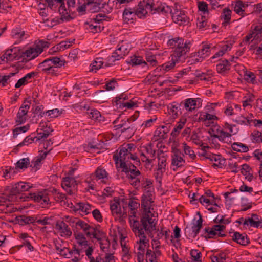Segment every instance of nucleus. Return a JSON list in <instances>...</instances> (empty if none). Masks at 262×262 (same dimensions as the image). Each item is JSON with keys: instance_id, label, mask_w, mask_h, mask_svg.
<instances>
[{"instance_id": "f257e3e1", "label": "nucleus", "mask_w": 262, "mask_h": 262, "mask_svg": "<svg viewBox=\"0 0 262 262\" xmlns=\"http://www.w3.org/2000/svg\"><path fill=\"white\" fill-rule=\"evenodd\" d=\"M152 191L147 190L142 195L141 208L142 209L140 222L147 230L156 227L157 216L155 215L152 208L154 201L152 198Z\"/></svg>"}, {"instance_id": "f03ea898", "label": "nucleus", "mask_w": 262, "mask_h": 262, "mask_svg": "<svg viewBox=\"0 0 262 262\" xmlns=\"http://www.w3.org/2000/svg\"><path fill=\"white\" fill-rule=\"evenodd\" d=\"M168 44L175 47L173 52L171 55V57L179 60L181 57L189 52L191 42L189 40H186L184 42L183 38H175L170 39L168 41Z\"/></svg>"}, {"instance_id": "7ed1b4c3", "label": "nucleus", "mask_w": 262, "mask_h": 262, "mask_svg": "<svg viewBox=\"0 0 262 262\" xmlns=\"http://www.w3.org/2000/svg\"><path fill=\"white\" fill-rule=\"evenodd\" d=\"M136 146L133 143H129L123 145L119 148V152L113 155V159L116 164L120 163V167L122 168V164L128 165L129 161V157L131 156V152H133Z\"/></svg>"}, {"instance_id": "20e7f679", "label": "nucleus", "mask_w": 262, "mask_h": 262, "mask_svg": "<svg viewBox=\"0 0 262 262\" xmlns=\"http://www.w3.org/2000/svg\"><path fill=\"white\" fill-rule=\"evenodd\" d=\"M130 49V45L127 41L122 40L120 42L112 55L107 57V66L112 65L115 61L123 58L129 53Z\"/></svg>"}, {"instance_id": "39448f33", "label": "nucleus", "mask_w": 262, "mask_h": 262, "mask_svg": "<svg viewBox=\"0 0 262 262\" xmlns=\"http://www.w3.org/2000/svg\"><path fill=\"white\" fill-rule=\"evenodd\" d=\"M121 168L122 171L126 174L130 184L135 187H138L140 184L142 175L137 167L131 163L128 165L123 163L122 164Z\"/></svg>"}, {"instance_id": "423d86ee", "label": "nucleus", "mask_w": 262, "mask_h": 262, "mask_svg": "<svg viewBox=\"0 0 262 262\" xmlns=\"http://www.w3.org/2000/svg\"><path fill=\"white\" fill-rule=\"evenodd\" d=\"M142 228L141 230L136 231V232L134 231L133 233L136 237L139 238L137 241L136 245L137 249L139 251L138 252L143 251V253H145V249H147L149 246V239L147 237L146 233L151 235L152 232L154 231L157 230V229L156 227H155L151 229L147 230L145 228V227ZM157 231H159V230L157 229Z\"/></svg>"}, {"instance_id": "0eeeda50", "label": "nucleus", "mask_w": 262, "mask_h": 262, "mask_svg": "<svg viewBox=\"0 0 262 262\" xmlns=\"http://www.w3.org/2000/svg\"><path fill=\"white\" fill-rule=\"evenodd\" d=\"M48 4V6L52 10H55L57 7V4H60L58 8V12L61 15V21H69L73 19L70 14L69 9H67L64 0H45Z\"/></svg>"}, {"instance_id": "6e6552de", "label": "nucleus", "mask_w": 262, "mask_h": 262, "mask_svg": "<svg viewBox=\"0 0 262 262\" xmlns=\"http://www.w3.org/2000/svg\"><path fill=\"white\" fill-rule=\"evenodd\" d=\"M224 127L225 129L229 130V132H225L220 127H219L216 129V133L211 135V137L217 138L222 142H226L227 139L231 137L232 135L236 134L237 132V127L235 125H232L226 123Z\"/></svg>"}, {"instance_id": "1a4fd4ad", "label": "nucleus", "mask_w": 262, "mask_h": 262, "mask_svg": "<svg viewBox=\"0 0 262 262\" xmlns=\"http://www.w3.org/2000/svg\"><path fill=\"white\" fill-rule=\"evenodd\" d=\"M110 208L112 215L115 218H118L120 221H123L127 217L126 212H122L120 206V199L114 197L110 201Z\"/></svg>"}, {"instance_id": "9d476101", "label": "nucleus", "mask_w": 262, "mask_h": 262, "mask_svg": "<svg viewBox=\"0 0 262 262\" xmlns=\"http://www.w3.org/2000/svg\"><path fill=\"white\" fill-rule=\"evenodd\" d=\"M27 199H30L35 202L38 203L42 205V207H46L50 203L49 193L47 190L38 191L37 192L30 193L27 196Z\"/></svg>"}, {"instance_id": "9b49d317", "label": "nucleus", "mask_w": 262, "mask_h": 262, "mask_svg": "<svg viewBox=\"0 0 262 262\" xmlns=\"http://www.w3.org/2000/svg\"><path fill=\"white\" fill-rule=\"evenodd\" d=\"M155 155L156 150L153 148L151 144H148L143 147L140 153V159L146 165H149L155 160Z\"/></svg>"}, {"instance_id": "f8f14e48", "label": "nucleus", "mask_w": 262, "mask_h": 262, "mask_svg": "<svg viewBox=\"0 0 262 262\" xmlns=\"http://www.w3.org/2000/svg\"><path fill=\"white\" fill-rule=\"evenodd\" d=\"M138 117V114H134L126 120H122L121 123L116 125L115 127H117V129L122 128V133L128 130L130 133H134L136 130V125L134 122Z\"/></svg>"}, {"instance_id": "ddd939ff", "label": "nucleus", "mask_w": 262, "mask_h": 262, "mask_svg": "<svg viewBox=\"0 0 262 262\" xmlns=\"http://www.w3.org/2000/svg\"><path fill=\"white\" fill-rule=\"evenodd\" d=\"M61 186L67 193L70 195H73L77 192V183L74 178L70 177L63 178Z\"/></svg>"}, {"instance_id": "4468645a", "label": "nucleus", "mask_w": 262, "mask_h": 262, "mask_svg": "<svg viewBox=\"0 0 262 262\" xmlns=\"http://www.w3.org/2000/svg\"><path fill=\"white\" fill-rule=\"evenodd\" d=\"M250 32L245 37L243 41V43H249L251 39L257 41H260L262 40V23L254 27L252 26Z\"/></svg>"}, {"instance_id": "2eb2a0df", "label": "nucleus", "mask_w": 262, "mask_h": 262, "mask_svg": "<svg viewBox=\"0 0 262 262\" xmlns=\"http://www.w3.org/2000/svg\"><path fill=\"white\" fill-rule=\"evenodd\" d=\"M90 178L92 181H100L102 183L106 184L108 181L109 174L104 167L99 166L90 174Z\"/></svg>"}, {"instance_id": "dca6fc26", "label": "nucleus", "mask_w": 262, "mask_h": 262, "mask_svg": "<svg viewBox=\"0 0 262 262\" xmlns=\"http://www.w3.org/2000/svg\"><path fill=\"white\" fill-rule=\"evenodd\" d=\"M226 229L225 226L224 225H215L212 227H207L205 229V231L208 233V237L206 238H211L217 235L219 237H225L226 234L224 231Z\"/></svg>"}, {"instance_id": "f3484780", "label": "nucleus", "mask_w": 262, "mask_h": 262, "mask_svg": "<svg viewBox=\"0 0 262 262\" xmlns=\"http://www.w3.org/2000/svg\"><path fill=\"white\" fill-rule=\"evenodd\" d=\"M211 45L208 44L205 42H202L201 48L199 49L198 52L194 53V57L196 56L195 58H193L194 63L199 62L203 61V60L207 56L210 54Z\"/></svg>"}, {"instance_id": "a211bd4d", "label": "nucleus", "mask_w": 262, "mask_h": 262, "mask_svg": "<svg viewBox=\"0 0 262 262\" xmlns=\"http://www.w3.org/2000/svg\"><path fill=\"white\" fill-rule=\"evenodd\" d=\"M172 19L174 23L179 26H185L189 23V19L183 11L175 9L171 13Z\"/></svg>"}, {"instance_id": "6ab92c4d", "label": "nucleus", "mask_w": 262, "mask_h": 262, "mask_svg": "<svg viewBox=\"0 0 262 262\" xmlns=\"http://www.w3.org/2000/svg\"><path fill=\"white\" fill-rule=\"evenodd\" d=\"M30 107V103L29 102H24L19 107L16 118V122L18 124L25 123L27 120V114Z\"/></svg>"}, {"instance_id": "aec40b11", "label": "nucleus", "mask_w": 262, "mask_h": 262, "mask_svg": "<svg viewBox=\"0 0 262 262\" xmlns=\"http://www.w3.org/2000/svg\"><path fill=\"white\" fill-rule=\"evenodd\" d=\"M137 210H129L128 219L130 228L133 232L143 229L144 226L142 223L140 222L137 219Z\"/></svg>"}, {"instance_id": "412c9836", "label": "nucleus", "mask_w": 262, "mask_h": 262, "mask_svg": "<svg viewBox=\"0 0 262 262\" xmlns=\"http://www.w3.org/2000/svg\"><path fill=\"white\" fill-rule=\"evenodd\" d=\"M200 98H187L182 101L183 107L187 112H192L201 106Z\"/></svg>"}, {"instance_id": "4be33fe9", "label": "nucleus", "mask_w": 262, "mask_h": 262, "mask_svg": "<svg viewBox=\"0 0 262 262\" xmlns=\"http://www.w3.org/2000/svg\"><path fill=\"white\" fill-rule=\"evenodd\" d=\"M19 50L16 48L7 50L5 53L1 56L0 59L4 62H8L14 60H18L19 56L18 54Z\"/></svg>"}, {"instance_id": "5701e85b", "label": "nucleus", "mask_w": 262, "mask_h": 262, "mask_svg": "<svg viewBox=\"0 0 262 262\" xmlns=\"http://www.w3.org/2000/svg\"><path fill=\"white\" fill-rule=\"evenodd\" d=\"M203 219L201 215L199 219L196 221V223L194 224L191 228H186L185 229V234L191 238H195L199 234L201 228L202 227Z\"/></svg>"}, {"instance_id": "b1692460", "label": "nucleus", "mask_w": 262, "mask_h": 262, "mask_svg": "<svg viewBox=\"0 0 262 262\" xmlns=\"http://www.w3.org/2000/svg\"><path fill=\"white\" fill-rule=\"evenodd\" d=\"M183 156L179 149L176 150L171 156V165L176 166L177 169L183 166L185 163Z\"/></svg>"}, {"instance_id": "393cba45", "label": "nucleus", "mask_w": 262, "mask_h": 262, "mask_svg": "<svg viewBox=\"0 0 262 262\" xmlns=\"http://www.w3.org/2000/svg\"><path fill=\"white\" fill-rule=\"evenodd\" d=\"M39 54H40V51H38L34 46L33 47L28 48L25 51H23L21 56L26 61H29L35 59Z\"/></svg>"}, {"instance_id": "a878e982", "label": "nucleus", "mask_w": 262, "mask_h": 262, "mask_svg": "<svg viewBox=\"0 0 262 262\" xmlns=\"http://www.w3.org/2000/svg\"><path fill=\"white\" fill-rule=\"evenodd\" d=\"M55 229L61 236L69 237L72 233L69 226L63 221H57L55 225Z\"/></svg>"}, {"instance_id": "bb28decb", "label": "nucleus", "mask_w": 262, "mask_h": 262, "mask_svg": "<svg viewBox=\"0 0 262 262\" xmlns=\"http://www.w3.org/2000/svg\"><path fill=\"white\" fill-rule=\"evenodd\" d=\"M87 236L96 239L99 242L106 237V233L100 230V227L92 226L90 232L87 233Z\"/></svg>"}, {"instance_id": "cd10ccee", "label": "nucleus", "mask_w": 262, "mask_h": 262, "mask_svg": "<svg viewBox=\"0 0 262 262\" xmlns=\"http://www.w3.org/2000/svg\"><path fill=\"white\" fill-rule=\"evenodd\" d=\"M181 107H183L182 102L180 103L173 102L167 106L168 112L171 115L172 119L177 118L181 114Z\"/></svg>"}, {"instance_id": "c85d7f7f", "label": "nucleus", "mask_w": 262, "mask_h": 262, "mask_svg": "<svg viewBox=\"0 0 262 262\" xmlns=\"http://www.w3.org/2000/svg\"><path fill=\"white\" fill-rule=\"evenodd\" d=\"M11 36L14 39L17 40L18 43H20L28 37V35L20 27L13 29L11 31Z\"/></svg>"}, {"instance_id": "c756f323", "label": "nucleus", "mask_w": 262, "mask_h": 262, "mask_svg": "<svg viewBox=\"0 0 262 262\" xmlns=\"http://www.w3.org/2000/svg\"><path fill=\"white\" fill-rule=\"evenodd\" d=\"M36 75L35 72H32L26 74L23 77L19 79L15 84V88H19L22 86L27 85L31 82L32 79Z\"/></svg>"}, {"instance_id": "7c9ffc66", "label": "nucleus", "mask_w": 262, "mask_h": 262, "mask_svg": "<svg viewBox=\"0 0 262 262\" xmlns=\"http://www.w3.org/2000/svg\"><path fill=\"white\" fill-rule=\"evenodd\" d=\"M128 63L132 66H140L143 68L144 71L148 69V64L145 61L142 57L140 56H133L130 57L129 61H127Z\"/></svg>"}, {"instance_id": "2f4dec72", "label": "nucleus", "mask_w": 262, "mask_h": 262, "mask_svg": "<svg viewBox=\"0 0 262 262\" xmlns=\"http://www.w3.org/2000/svg\"><path fill=\"white\" fill-rule=\"evenodd\" d=\"M261 223L258 215L252 214L251 217L245 219L243 224L244 225L248 227H258Z\"/></svg>"}, {"instance_id": "473e14b6", "label": "nucleus", "mask_w": 262, "mask_h": 262, "mask_svg": "<svg viewBox=\"0 0 262 262\" xmlns=\"http://www.w3.org/2000/svg\"><path fill=\"white\" fill-rule=\"evenodd\" d=\"M74 227L75 229L74 230V232H80V230H82L86 236L87 233L90 232L92 227V226L80 220L75 222Z\"/></svg>"}, {"instance_id": "72a5a7b5", "label": "nucleus", "mask_w": 262, "mask_h": 262, "mask_svg": "<svg viewBox=\"0 0 262 262\" xmlns=\"http://www.w3.org/2000/svg\"><path fill=\"white\" fill-rule=\"evenodd\" d=\"M231 237L234 241L241 245L246 246L249 243V239L245 234H241L239 232H235Z\"/></svg>"}, {"instance_id": "f704fd0d", "label": "nucleus", "mask_w": 262, "mask_h": 262, "mask_svg": "<svg viewBox=\"0 0 262 262\" xmlns=\"http://www.w3.org/2000/svg\"><path fill=\"white\" fill-rule=\"evenodd\" d=\"M170 126L168 124L158 127L155 131V136L159 139H164L167 137V133L170 130Z\"/></svg>"}, {"instance_id": "c9c22d12", "label": "nucleus", "mask_w": 262, "mask_h": 262, "mask_svg": "<svg viewBox=\"0 0 262 262\" xmlns=\"http://www.w3.org/2000/svg\"><path fill=\"white\" fill-rule=\"evenodd\" d=\"M247 7L242 1H237L235 4L234 7V12L238 15L243 17L248 15L245 12V8Z\"/></svg>"}, {"instance_id": "e433bc0d", "label": "nucleus", "mask_w": 262, "mask_h": 262, "mask_svg": "<svg viewBox=\"0 0 262 262\" xmlns=\"http://www.w3.org/2000/svg\"><path fill=\"white\" fill-rule=\"evenodd\" d=\"M186 121L187 119L186 118L182 117L180 119V121L177 123V125L171 133V136L173 139L176 138L178 136L181 130L184 127Z\"/></svg>"}, {"instance_id": "4c0bfd02", "label": "nucleus", "mask_w": 262, "mask_h": 262, "mask_svg": "<svg viewBox=\"0 0 262 262\" xmlns=\"http://www.w3.org/2000/svg\"><path fill=\"white\" fill-rule=\"evenodd\" d=\"M230 69V64L228 60L221 61L216 65V70L220 74L224 75Z\"/></svg>"}, {"instance_id": "58836bf2", "label": "nucleus", "mask_w": 262, "mask_h": 262, "mask_svg": "<svg viewBox=\"0 0 262 262\" xmlns=\"http://www.w3.org/2000/svg\"><path fill=\"white\" fill-rule=\"evenodd\" d=\"M74 235L77 243L82 248H86L88 245L84 235L80 232H74Z\"/></svg>"}, {"instance_id": "ea45409f", "label": "nucleus", "mask_w": 262, "mask_h": 262, "mask_svg": "<svg viewBox=\"0 0 262 262\" xmlns=\"http://www.w3.org/2000/svg\"><path fill=\"white\" fill-rule=\"evenodd\" d=\"M136 15L134 11L131 9H125L123 13V19L124 23L132 24L134 23V17Z\"/></svg>"}, {"instance_id": "a19ab883", "label": "nucleus", "mask_w": 262, "mask_h": 262, "mask_svg": "<svg viewBox=\"0 0 262 262\" xmlns=\"http://www.w3.org/2000/svg\"><path fill=\"white\" fill-rule=\"evenodd\" d=\"M92 206L88 203L80 202L77 204V209L81 211V214L86 215L92 211Z\"/></svg>"}, {"instance_id": "79ce46f5", "label": "nucleus", "mask_w": 262, "mask_h": 262, "mask_svg": "<svg viewBox=\"0 0 262 262\" xmlns=\"http://www.w3.org/2000/svg\"><path fill=\"white\" fill-rule=\"evenodd\" d=\"M163 5V4L159 3L157 0H152L149 4H147V7L149 8L150 11L152 13H161L160 9Z\"/></svg>"}, {"instance_id": "37998d69", "label": "nucleus", "mask_w": 262, "mask_h": 262, "mask_svg": "<svg viewBox=\"0 0 262 262\" xmlns=\"http://www.w3.org/2000/svg\"><path fill=\"white\" fill-rule=\"evenodd\" d=\"M103 59L102 58H96L90 64V72H96L100 69L103 64Z\"/></svg>"}, {"instance_id": "c03bdc74", "label": "nucleus", "mask_w": 262, "mask_h": 262, "mask_svg": "<svg viewBox=\"0 0 262 262\" xmlns=\"http://www.w3.org/2000/svg\"><path fill=\"white\" fill-rule=\"evenodd\" d=\"M167 157L164 155L158 156V163L157 171H160L161 173L165 172L166 166Z\"/></svg>"}, {"instance_id": "a18cd8bd", "label": "nucleus", "mask_w": 262, "mask_h": 262, "mask_svg": "<svg viewBox=\"0 0 262 262\" xmlns=\"http://www.w3.org/2000/svg\"><path fill=\"white\" fill-rule=\"evenodd\" d=\"M231 146L233 150L237 152H246L249 150V148L246 145L240 142H234Z\"/></svg>"}, {"instance_id": "49530a36", "label": "nucleus", "mask_w": 262, "mask_h": 262, "mask_svg": "<svg viewBox=\"0 0 262 262\" xmlns=\"http://www.w3.org/2000/svg\"><path fill=\"white\" fill-rule=\"evenodd\" d=\"M89 117L92 119L99 122H103L104 120V117L101 116L100 112L96 109H93L91 111Z\"/></svg>"}, {"instance_id": "de8ad7c7", "label": "nucleus", "mask_w": 262, "mask_h": 262, "mask_svg": "<svg viewBox=\"0 0 262 262\" xmlns=\"http://www.w3.org/2000/svg\"><path fill=\"white\" fill-rule=\"evenodd\" d=\"M182 146L185 154L188 155L190 159L194 160L196 158L194 151L192 150L191 147L188 146L186 143H183Z\"/></svg>"}, {"instance_id": "09e8293b", "label": "nucleus", "mask_w": 262, "mask_h": 262, "mask_svg": "<svg viewBox=\"0 0 262 262\" xmlns=\"http://www.w3.org/2000/svg\"><path fill=\"white\" fill-rule=\"evenodd\" d=\"M52 64L50 61V58H47L43 60L42 62H40L38 67L39 68H41V71L46 73L52 67Z\"/></svg>"}, {"instance_id": "8fccbe9b", "label": "nucleus", "mask_w": 262, "mask_h": 262, "mask_svg": "<svg viewBox=\"0 0 262 262\" xmlns=\"http://www.w3.org/2000/svg\"><path fill=\"white\" fill-rule=\"evenodd\" d=\"M232 11L228 8H225L223 10L222 14L221 16V18L224 19V21L223 24H229L231 19Z\"/></svg>"}, {"instance_id": "3c124183", "label": "nucleus", "mask_w": 262, "mask_h": 262, "mask_svg": "<svg viewBox=\"0 0 262 262\" xmlns=\"http://www.w3.org/2000/svg\"><path fill=\"white\" fill-rule=\"evenodd\" d=\"M95 4H97L98 8L102 10V11L104 13L108 14L112 11L113 7L110 5V1L107 3H104L101 4V3H97L96 2Z\"/></svg>"}, {"instance_id": "603ef678", "label": "nucleus", "mask_w": 262, "mask_h": 262, "mask_svg": "<svg viewBox=\"0 0 262 262\" xmlns=\"http://www.w3.org/2000/svg\"><path fill=\"white\" fill-rule=\"evenodd\" d=\"M255 98V96L253 94H247L243 98V106L246 107L248 106H250L251 107V103L254 101Z\"/></svg>"}, {"instance_id": "864d4df0", "label": "nucleus", "mask_w": 262, "mask_h": 262, "mask_svg": "<svg viewBox=\"0 0 262 262\" xmlns=\"http://www.w3.org/2000/svg\"><path fill=\"white\" fill-rule=\"evenodd\" d=\"M50 61L53 65V67L60 68L64 66L66 61L64 60H62L58 57H50Z\"/></svg>"}, {"instance_id": "5fc2aeb1", "label": "nucleus", "mask_w": 262, "mask_h": 262, "mask_svg": "<svg viewBox=\"0 0 262 262\" xmlns=\"http://www.w3.org/2000/svg\"><path fill=\"white\" fill-rule=\"evenodd\" d=\"M178 61L177 59L172 57L171 60L167 62L161 66V68L165 71L168 72L174 68L176 63Z\"/></svg>"}, {"instance_id": "6e6d98bb", "label": "nucleus", "mask_w": 262, "mask_h": 262, "mask_svg": "<svg viewBox=\"0 0 262 262\" xmlns=\"http://www.w3.org/2000/svg\"><path fill=\"white\" fill-rule=\"evenodd\" d=\"M14 201L12 196L9 193L8 194H3L0 195V205H6L8 206L10 202Z\"/></svg>"}, {"instance_id": "4d7b16f0", "label": "nucleus", "mask_w": 262, "mask_h": 262, "mask_svg": "<svg viewBox=\"0 0 262 262\" xmlns=\"http://www.w3.org/2000/svg\"><path fill=\"white\" fill-rule=\"evenodd\" d=\"M99 243L100 244V248L103 252L105 253L109 252L110 248V242L108 238L105 237Z\"/></svg>"}, {"instance_id": "13d9d810", "label": "nucleus", "mask_w": 262, "mask_h": 262, "mask_svg": "<svg viewBox=\"0 0 262 262\" xmlns=\"http://www.w3.org/2000/svg\"><path fill=\"white\" fill-rule=\"evenodd\" d=\"M250 138L253 142L262 143V133L254 130L251 134Z\"/></svg>"}, {"instance_id": "bf43d9fd", "label": "nucleus", "mask_w": 262, "mask_h": 262, "mask_svg": "<svg viewBox=\"0 0 262 262\" xmlns=\"http://www.w3.org/2000/svg\"><path fill=\"white\" fill-rule=\"evenodd\" d=\"M17 220L18 223L21 225L32 223L34 221L33 217L26 216L25 215H21L17 217Z\"/></svg>"}, {"instance_id": "052dcab7", "label": "nucleus", "mask_w": 262, "mask_h": 262, "mask_svg": "<svg viewBox=\"0 0 262 262\" xmlns=\"http://www.w3.org/2000/svg\"><path fill=\"white\" fill-rule=\"evenodd\" d=\"M50 43L48 41L41 40H39L38 42H36L34 44V46L39 51H40V54L43 52L45 48H48L49 47Z\"/></svg>"}, {"instance_id": "680f3d73", "label": "nucleus", "mask_w": 262, "mask_h": 262, "mask_svg": "<svg viewBox=\"0 0 262 262\" xmlns=\"http://www.w3.org/2000/svg\"><path fill=\"white\" fill-rule=\"evenodd\" d=\"M244 78L249 83L254 84L256 83V76L254 73L250 71H246L244 74Z\"/></svg>"}, {"instance_id": "e2e57ef3", "label": "nucleus", "mask_w": 262, "mask_h": 262, "mask_svg": "<svg viewBox=\"0 0 262 262\" xmlns=\"http://www.w3.org/2000/svg\"><path fill=\"white\" fill-rule=\"evenodd\" d=\"M12 8L11 5L5 0H0V13H7Z\"/></svg>"}, {"instance_id": "0e129e2a", "label": "nucleus", "mask_w": 262, "mask_h": 262, "mask_svg": "<svg viewBox=\"0 0 262 262\" xmlns=\"http://www.w3.org/2000/svg\"><path fill=\"white\" fill-rule=\"evenodd\" d=\"M9 193L12 196L14 200L15 199L17 195L21 193L18 182L12 186Z\"/></svg>"}, {"instance_id": "69168bd1", "label": "nucleus", "mask_w": 262, "mask_h": 262, "mask_svg": "<svg viewBox=\"0 0 262 262\" xmlns=\"http://www.w3.org/2000/svg\"><path fill=\"white\" fill-rule=\"evenodd\" d=\"M146 262H158L155 252L147 249L146 253Z\"/></svg>"}, {"instance_id": "338daca9", "label": "nucleus", "mask_w": 262, "mask_h": 262, "mask_svg": "<svg viewBox=\"0 0 262 262\" xmlns=\"http://www.w3.org/2000/svg\"><path fill=\"white\" fill-rule=\"evenodd\" d=\"M146 59L147 63L148 64V68L149 67L155 66L157 63V61L155 55H152L150 53L146 54Z\"/></svg>"}, {"instance_id": "774afa93", "label": "nucleus", "mask_w": 262, "mask_h": 262, "mask_svg": "<svg viewBox=\"0 0 262 262\" xmlns=\"http://www.w3.org/2000/svg\"><path fill=\"white\" fill-rule=\"evenodd\" d=\"M198 201L202 205H204L206 207L209 206L210 205V203H214V200L209 199L206 197V196L204 195H200L198 198Z\"/></svg>"}]
</instances>
